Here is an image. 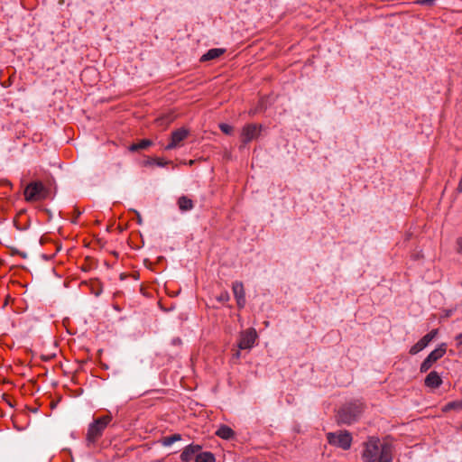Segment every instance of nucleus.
Wrapping results in <instances>:
<instances>
[{
	"mask_svg": "<svg viewBox=\"0 0 462 462\" xmlns=\"http://www.w3.org/2000/svg\"><path fill=\"white\" fill-rule=\"evenodd\" d=\"M362 459L365 462H393V448L382 443L377 437H369L363 445Z\"/></svg>",
	"mask_w": 462,
	"mask_h": 462,
	"instance_id": "f257e3e1",
	"label": "nucleus"
},
{
	"mask_svg": "<svg viewBox=\"0 0 462 462\" xmlns=\"http://www.w3.org/2000/svg\"><path fill=\"white\" fill-rule=\"evenodd\" d=\"M111 420L112 417L110 415H105L94 420L89 424L87 432L88 445L95 444Z\"/></svg>",
	"mask_w": 462,
	"mask_h": 462,
	"instance_id": "f03ea898",
	"label": "nucleus"
},
{
	"mask_svg": "<svg viewBox=\"0 0 462 462\" xmlns=\"http://www.w3.org/2000/svg\"><path fill=\"white\" fill-rule=\"evenodd\" d=\"M362 412V404L359 402L348 403L343 406L337 413V420L342 424L355 422Z\"/></svg>",
	"mask_w": 462,
	"mask_h": 462,
	"instance_id": "7ed1b4c3",
	"label": "nucleus"
},
{
	"mask_svg": "<svg viewBox=\"0 0 462 462\" xmlns=\"http://www.w3.org/2000/svg\"><path fill=\"white\" fill-rule=\"evenodd\" d=\"M47 189L42 181L30 182L24 189V199L28 202L44 199L47 196Z\"/></svg>",
	"mask_w": 462,
	"mask_h": 462,
	"instance_id": "20e7f679",
	"label": "nucleus"
},
{
	"mask_svg": "<svg viewBox=\"0 0 462 462\" xmlns=\"http://www.w3.org/2000/svg\"><path fill=\"white\" fill-rule=\"evenodd\" d=\"M328 442L343 450H348L352 444V436L346 430H339L337 432H329L327 434Z\"/></svg>",
	"mask_w": 462,
	"mask_h": 462,
	"instance_id": "39448f33",
	"label": "nucleus"
},
{
	"mask_svg": "<svg viewBox=\"0 0 462 462\" xmlns=\"http://www.w3.org/2000/svg\"><path fill=\"white\" fill-rule=\"evenodd\" d=\"M446 351L447 344L441 343L437 348L431 351L424 359V361L420 365V371L421 373H426L435 362H437L445 355Z\"/></svg>",
	"mask_w": 462,
	"mask_h": 462,
	"instance_id": "423d86ee",
	"label": "nucleus"
},
{
	"mask_svg": "<svg viewBox=\"0 0 462 462\" xmlns=\"http://www.w3.org/2000/svg\"><path fill=\"white\" fill-rule=\"evenodd\" d=\"M257 338V334L254 328H248L240 333L238 348L241 350L251 349Z\"/></svg>",
	"mask_w": 462,
	"mask_h": 462,
	"instance_id": "0eeeda50",
	"label": "nucleus"
},
{
	"mask_svg": "<svg viewBox=\"0 0 462 462\" xmlns=\"http://www.w3.org/2000/svg\"><path fill=\"white\" fill-rule=\"evenodd\" d=\"M261 125L255 124H248L244 126L241 133V141L244 144H246L257 138L260 134Z\"/></svg>",
	"mask_w": 462,
	"mask_h": 462,
	"instance_id": "6e6552de",
	"label": "nucleus"
},
{
	"mask_svg": "<svg viewBox=\"0 0 462 462\" xmlns=\"http://www.w3.org/2000/svg\"><path fill=\"white\" fill-rule=\"evenodd\" d=\"M189 135V131L185 128H179L171 133V142L165 146V150H172L180 146Z\"/></svg>",
	"mask_w": 462,
	"mask_h": 462,
	"instance_id": "1a4fd4ad",
	"label": "nucleus"
},
{
	"mask_svg": "<svg viewBox=\"0 0 462 462\" xmlns=\"http://www.w3.org/2000/svg\"><path fill=\"white\" fill-rule=\"evenodd\" d=\"M438 330L433 329L424 337H422L415 345H413L410 349L411 355H416L421 350H423L437 336Z\"/></svg>",
	"mask_w": 462,
	"mask_h": 462,
	"instance_id": "9d476101",
	"label": "nucleus"
},
{
	"mask_svg": "<svg viewBox=\"0 0 462 462\" xmlns=\"http://www.w3.org/2000/svg\"><path fill=\"white\" fill-rule=\"evenodd\" d=\"M202 447L198 444L188 445L181 452L180 458L182 462H190L195 459L197 454L201 451Z\"/></svg>",
	"mask_w": 462,
	"mask_h": 462,
	"instance_id": "9b49d317",
	"label": "nucleus"
},
{
	"mask_svg": "<svg viewBox=\"0 0 462 462\" xmlns=\"http://www.w3.org/2000/svg\"><path fill=\"white\" fill-rule=\"evenodd\" d=\"M442 379L439 376V374L435 372L431 371L425 378V385L430 388H438L441 385Z\"/></svg>",
	"mask_w": 462,
	"mask_h": 462,
	"instance_id": "f8f14e48",
	"label": "nucleus"
},
{
	"mask_svg": "<svg viewBox=\"0 0 462 462\" xmlns=\"http://www.w3.org/2000/svg\"><path fill=\"white\" fill-rule=\"evenodd\" d=\"M226 51L225 49L221 48H214L208 50L204 55L201 56L200 61H208L215 60L224 54Z\"/></svg>",
	"mask_w": 462,
	"mask_h": 462,
	"instance_id": "ddd939ff",
	"label": "nucleus"
},
{
	"mask_svg": "<svg viewBox=\"0 0 462 462\" xmlns=\"http://www.w3.org/2000/svg\"><path fill=\"white\" fill-rule=\"evenodd\" d=\"M216 435L223 439H230L234 437L235 432L230 427L221 425L216 431Z\"/></svg>",
	"mask_w": 462,
	"mask_h": 462,
	"instance_id": "4468645a",
	"label": "nucleus"
},
{
	"mask_svg": "<svg viewBox=\"0 0 462 462\" xmlns=\"http://www.w3.org/2000/svg\"><path fill=\"white\" fill-rule=\"evenodd\" d=\"M178 206L181 211H188L193 208V201L186 196H181L178 199Z\"/></svg>",
	"mask_w": 462,
	"mask_h": 462,
	"instance_id": "2eb2a0df",
	"label": "nucleus"
},
{
	"mask_svg": "<svg viewBox=\"0 0 462 462\" xmlns=\"http://www.w3.org/2000/svg\"><path fill=\"white\" fill-rule=\"evenodd\" d=\"M195 462H216L215 457L211 452L199 451L195 457Z\"/></svg>",
	"mask_w": 462,
	"mask_h": 462,
	"instance_id": "dca6fc26",
	"label": "nucleus"
},
{
	"mask_svg": "<svg viewBox=\"0 0 462 462\" xmlns=\"http://www.w3.org/2000/svg\"><path fill=\"white\" fill-rule=\"evenodd\" d=\"M233 293L235 298H244L245 297V292L244 289V285L241 282H235L232 286Z\"/></svg>",
	"mask_w": 462,
	"mask_h": 462,
	"instance_id": "f3484780",
	"label": "nucleus"
},
{
	"mask_svg": "<svg viewBox=\"0 0 462 462\" xmlns=\"http://www.w3.org/2000/svg\"><path fill=\"white\" fill-rule=\"evenodd\" d=\"M152 141L149 140V139H143L136 143H133L130 147H129V150L131 152H137L139 150H143V149H146L147 147H149L150 145H152Z\"/></svg>",
	"mask_w": 462,
	"mask_h": 462,
	"instance_id": "a211bd4d",
	"label": "nucleus"
},
{
	"mask_svg": "<svg viewBox=\"0 0 462 462\" xmlns=\"http://www.w3.org/2000/svg\"><path fill=\"white\" fill-rule=\"evenodd\" d=\"M181 439L180 434H173L168 437H165L162 439V443L165 447H169L172 445L174 442L179 441Z\"/></svg>",
	"mask_w": 462,
	"mask_h": 462,
	"instance_id": "6ab92c4d",
	"label": "nucleus"
},
{
	"mask_svg": "<svg viewBox=\"0 0 462 462\" xmlns=\"http://www.w3.org/2000/svg\"><path fill=\"white\" fill-rule=\"evenodd\" d=\"M462 409V401L450 402L447 403L443 409L444 411L450 410L460 411Z\"/></svg>",
	"mask_w": 462,
	"mask_h": 462,
	"instance_id": "aec40b11",
	"label": "nucleus"
},
{
	"mask_svg": "<svg viewBox=\"0 0 462 462\" xmlns=\"http://www.w3.org/2000/svg\"><path fill=\"white\" fill-rule=\"evenodd\" d=\"M219 128L226 134H231L233 132V127L227 124H221Z\"/></svg>",
	"mask_w": 462,
	"mask_h": 462,
	"instance_id": "412c9836",
	"label": "nucleus"
},
{
	"mask_svg": "<svg viewBox=\"0 0 462 462\" xmlns=\"http://www.w3.org/2000/svg\"><path fill=\"white\" fill-rule=\"evenodd\" d=\"M230 299L229 297V294L227 291H222L217 297V300L219 301V302H226L228 301Z\"/></svg>",
	"mask_w": 462,
	"mask_h": 462,
	"instance_id": "4be33fe9",
	"label": "nucleus"
},
{
	"mask_svg": "<svg viewBox=\"0 0 462 462\" xmlns=\"http://www.w3.org/2000/svg\"><path fill=\"white\" fill-rule=\"evenodd\" d=\"M236 304L239 309H243L245 306V297L244 298H236Z\"/></svg>",
	"mask_w": 462,
	"mask_h": 462,
	"instance_id": "5701e85b",
	"label": "nucleus"
},
{
	"mask_svg": "<svg viewBox=\"0 0 462 462\" xmlns=\"http://www.w3.org/2000/svg\"><path fill=\"white\" fill-rule=\"evenodd\" d=\"M456 340H457V346L459 348V347H462V333H460L459 335H457L456 337ZM460 354H462V349L460 350Z\"/></svg>",
	"mask_w": 462,
	"mask_h": 462,
	"instance_id": "b1692460",
	"label": "nucleus"
},
{
	"mask_svg": "<svg viewBox=\"0 0 462 462\" xmlns=\"http://www.w3.org/2000/svg\"><path fill=\"white\" fill-rule=\"evenodd\" d=\"M134 213L135 214L136 216V221H137V224L138 225H142L143 224V218L141 217V214L137 211V210H133Z\"/></svg>",
	"mask_w": 462,
	"mask_h": 462,
	"instance_id": "393cba45",
	"label": "nucleus"
},
{
	"mask_svg": "<svg viewBox=\"0 0 462 462\" xmlns=\"http://www.w3.org/2000/svg\"><path fill=\"white\" fill-rule=\"evenodd\" d=\"M457 252L462 254V237L458 238L457 241Z\"/></svg>",
	"mask_w": 462,
	"mask_h": 462,
	"instance_id": "a878e982",
	"label": "nucleus"
},
{
	"mask_svg": "<svg viewBox=\"0 0 462 462\" xmlns=\"http://www.w3.org/2000/svg\"><path fill=\"white\" fill-rule=\"evenodd\" d=\"M420 3L422 4V5H432L434 3V0H421Z\"/></svg>",
	"mask_w": 462,
	"mask_h": 462,
	"instance_id": "bb28decb",
	"label": "nucleus"
},
{
	"mask_svg": "<svg viewBox=\"0 0 462 462\" xmlns=\"http://www.w3.org/2000/svg\"><path fill=\"white\" fill-rule=\"evenodd\" d=\"M166 164V162H163L162 161H158L157 162V165L158 166H164Z\"/></svg>",
	"mask_w": 462,
	"mask_h": 462,
	"instance_id": "cd10ccee",
	"label": "nucleus"
},
{
	"mask_svg": "<svg viewBox=\"0 0 462 462\" xmlns=\"http://www.w3.org/2000/svg\"><path fill=\"white\" fill-rule=\"evenodd\" d=\"M234 356H235L236 358H239V357H240V352H239V351H236V352L235 353Z\"/></svg>",
	"mask_w": 462,
	"mask_h": 462,
	"instance_id": "c85d7f7f",
	"label": "nucleus"
},
{
	"mask_svg": "<svg viewBox=\"0 0 462 462\" xmlns=\"http://www.w3.org/2000/svg\"><path fill=\"white\" fill-rule=\"evenodd\" d=\"M89 71H93V70H92V69H86V70L84 71V73H87V72H89Z\"/></svg>",
	"mask_w": 462,
	"mask_h": 462,
	"instance_id": "c756f323",
	"label": "nucleus"
}]
</instances>
